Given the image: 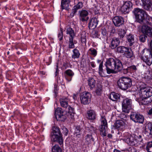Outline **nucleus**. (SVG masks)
I'll use <instances>...</instances> for the list:
<instances>
[{
	"instance_id": "1",
	"label": "nucleus",
	"mask_w": 152,
	"mask_h": 152,
	"mask_svg": "<svg viewBox=\"0 0 152 152\" xmlns=\"http://www.w3.org/2000/svg\"><path fill=\"white\" fill-rule=\"evenodd\" d=\"M107 73L108 74L116 73L123 69V65L120 60L116 58H110L106 62Z\"/></svg>"
},
{
	"instance_id": "2",
	"label": "nucleus",
	"mask_w": 152,
	"mask_h": 152,
	"mask_svg": "<svg viewBox=\"0 0 152 152\" xmlns=\"http://www.w3.org/2000/svg\"><path fill=\"white\" fill-rule=\"evenodd\" d=\"M140 90L139 93L136 95V96L138 98V96L142 98V101L140 103L142 104H146L147 103L143 99H145L152 96V88L147 86L143 83H141L140 85Z\"/></svg>"
},
{
	"instance_id": "3",
	"label": "nucleus",
	"mask_w": 152,
	"mask_h": 152,
	"mask_svg": "<svg viewBox=\"0 0 152 152\" xmlns=\"http://www.w3.org/2000/svg\"><path fill=\"white\" fill-rule=\"evenodd\" d=\"M136 20L137 22L141 23L145 19L148 20L150 16L142 9L138 8H134L133 11Z\"/></svg>"
},
{
	"instance_id": "4",
	"label": "nucleus",
	"mask_w": 152,
	"mask_h": 152,
	"mask_svg": "<svg viewBox=\"0 0 152 152\" xmlns=\"http://www.w3.org/2000/svg\"><path fill=\"white\" fill-rule=\"evenodd\" d=\"M118 85L119 88L123 90H126L132 85L131 79L129 77H122L118 81Z\"/></svg>"
},
{
	"instance_id": "5",
	"label": "nucleus",
	"mask_w": 152,
	"mask_h": 152,
	"mask_svg": "<svg viewBox=\"0 0 152 152\" xmlns=\"http://www.w3.org/2000/svg\"><path fill=\"white\" fill-rule=\"evenodd\" d=\"M68 99L66 98H63L60 99V103L62 107L65 108V111L67 113V115H70L71 118H73L74 116V109L68 105Z\"/></svg>"
},
{
	"instance_id": "6",
	"label": "nucleus",
	"mask_w": 152,
	"mask_h": 152,
	"mask_svg": "<svg viewBox=\"0 0 152 152\" xmlns=\"http://www.w3.org/2000/svg\"><path fill=\"white\" fill-rule=\"evenodd\" d=\"M53 135H52L51 140L53 142H58L60 145H62L63 142L62 134L61 133L59 128L57 127L52 128Z\"/></svg>"
},
{
	"instance_id": "7",
	"label": "nucleus",
	"mask_w": 152,
	"mask_h": 152,
	"mask_svg": "<svg viewBox=\"0 0 152 152\" xmlns=\"http://www.w3.org/2000/svg\"><path fill=\"white\" fill-rule=\"evenodd\" d=\"M117 51L118 53H123L124 56L128 58H131L134 57V54L131 49L124 46L119 47L117 48Z\"/></svg>"
},
{
	"instance_id": "8",
	"label": "nucleus",
	"mask_w": 152,
	"mask_h": 152,
	"mask_svg": "<svg viewBox=\"0 0 152 152\" xmlns=\"http://www.w3.org/2000/svg\"><path fill=\"white\" fill-rule=\"evenodd\" d=\"M140 29L144 34L152 36V25L149 21L147 20L146 24L140 27Z\"/></svg>"
},
{
	"instance_id": "9",
	"label": "nucleus",
	"mask_w": 152,
	"mask_h": 152,
	"mask_svg": "<svg viewBox=\"0 0 152 152\" xmlns=\"http://www.w3.org/2000/svg\"><path fill=\"white\" fill-rule=\"evenodd\" d=\"M132 101L131 99L128 98L124 99L122 102V107L123 112L129 113L131 108Z\"/></svg>"
},
{
	"instance_id": "10",
	"label": "nucleus",
	"mask_w": 152,
	"mask_h": 152,
	"mask_svg": "<svg viewBox=\"0 0 152 152\" xmlns=\"http://www.w3.org/2000/svg\"><path fill=\"white\" fill-rule=\"evenodd\" d=\"M100 120L101 124L99 129L100 134L102 136L104 137L107 135L106 131L107 127V122L104 116H102Z\"/></svg>"
},
{
	"instance_id": "11",
	"label": "nucleus",
	"mask_w": 152,
	"mask_h": 152,
	"mask_svg": "<svg viewBox=\"0 0 152 152\" xmlns=\"http://www.w3.org/2000/svg\"><path fill=\"white\" fill-rule=\"evenodd\" d=\"M123 140L129 145H134L135 144V139L131 134L126 132L124 134Z\"/></svg>"
},
{
	"instance_id": "12",
	"label": "nucleus",
	"mask_w": 152,
	"mask_h": 152,
	"mask_svg": "<svg viewBox=\"0 0 152 152\" xmlns=\"http://www.w3.org/2000/svg\"><path fill=\"white\" fill-rule=\"evenodd\" d=\"M131 119L135 122L142 123L144 120V118L142 115L132 113L130 115Z\"/></svg>"
},
{
	"instance_id": "13",
	"label": "nucleus",
	"mask_w": 152,
	"mask_h": 152,
	"mask_svg": "<svg viewBox=\"0 0 152 152\" xmlns=\"http://www.w3.org/2000/svg\"><path fill=\"white\" fill-rule=\"evenodd\" d=\"M91 94L89 93L84 92L80 96L81 102L84 104H87L91 101Z\"/></svg>"
},
{
	"instance_id": "14",
	"label": "nucleus",
	"mask_w": 152,
	"mask_h": 152,
	"mask_svg": "<svg viewBox=\"0 0 152 152\" xmlns=\"http://www.w3.org/2000/svg\"><path fill=\"white\" fill-rule=\"evenodd\" d=\"M132 4L129 1L124 3L121 7V10L123 13H128L132 8Z\"/></svg>"
},
{
	"instance_id": "15",
	"label": "nucleus",
	"mask_w": 152,
	"mask_h": 152,
	"mask_svg": "<svg viewBox=\"0 0 152 152\" xmlns=\"http://www.w3.org/2000/svg\"><path fill=\"white\" fill-rule=\"evenodd\" d=\"M114 126L118 130L122 131L125 127V122L122 120H117Z\"/></svg>"
},
{
	"instance_id": "16",
	"label": "nucleus",
	"mask_w": 152,
	"mask_h": 152,
	"mask_svg": "<svg viewBox=\"0 0 152 152\" xmlns=\"http://www.w3.org/2000/svg\"><path fill=\"white\" fill-rule=\"evenodd\" d=\"M113 21L114 25L116 26H120L124 22L123 18L118 16L115 17L113 19Z\"/></svg>"
},
{
	"instance_id": "17",
	"label": "nucleus",
	"mask_w": 152,
	"mask_h": 152,
	"mask_svg": "<svg viewBox=\"0 0 152 152\" xmlns=\"http://www.w3.org/2000/svg\"><path fill=\"white\" fill-rule=\"evenodd\" d=\"M144 8L147 10H152V0H141Z\"/></svg>"
},
{
	"instance_id": "18",
	"label": "nucleus",
	"mask_w": 152,
	"mask_h": 152,
	"mask_svg": "<svg viewBox=\"0 0 152 152\" xmlns=\"http://www.w3.org/2000/svg\"><path fill=\"white\" fill-rule=\"evenodd\" d=\"M145 132L150 137H152V123L149 122L145 124Z\"/></svg>"
},
{
	"instance_id": "19",
	"label": "nucleus",
	"mask_w": 152,
	"mask_h": 152,
	"mask_svg": "<svg viewBox=\"0 0 152 152\" xmlns=\"http://www.w3.org/2000/svg\"><path fill=\"white\" fill-rule=\"evenodd\" d=\"M79 13L80 17V19L82 21H86L88 19V18L87 17L88 13V11L85 10H82L79 11Z\"/></svg>"
},
{
	"instance_id": "20",
	"label": "nucleus",
	"mask_w": 152,
	"mask_h": 152,
	"mask_svg": "<svg viewBox=\"0 0 152 152\" xmlns=\"http://www.w3.org/2000/svg\"><path fill=\"white\" fill-rule=\"evenodd\" d=\"M120 42V41L118 38H114L111 41L110 47L112 49H114L118 45Z\"/></svg>"
},
{
	"instance_id": "21",
	"label": "nucleus",
	"mask_w": 152,
	"mask_h": 152,
	"mask_svg": "<svg viewBox=\"0 0 152 152\" xmlns=\"http://www.w3.org/2000/svg\"><path fill=\"white\" fill-rule=\"evenodd\" d=\"M63 112L62 109L60 108H58L55 110V116L57 119L60 120V118H61L63 116Z\"/></svg>"
},
{
	"instance_id": "22",
	"label": "nucleus",
	"mask_w": 152,
	"mask_h": 152,
	"mask_svg": "<svg viewBox=\"0 0 152 152\" xmlns=\"http://www.w3.org/2000/svg\"><path fill=\"white\" fill-rule=\"evenodd\" d=\"M65 76L66 80L68 81H70L72 80V77L74 75L70 69H68L65 71Z\"/></svg>"
},
{
	"instance_id": "23",
	"label": "nucleus",
	"mask_w": 152,
	"mask_h": 152,
	"mask_svg": "<svg viewBox=\"0 0 152 152\" xmlns=\"http://www.w3.org/2000/svg\"><path fill=\"white\" fill-rule=\"evenodd\" d=\"M140 55L143 59V57H146V56H150L151 55H152V54L150 50L145 48L141 52Z\"/></svg>"
},
{
	"instance_id": "24",
	"label": "nucleus",
	"mask_w": 152,
	"mask_h": 152,
	"mask_svg": "<svg viewBox=\"0 0 152 152\" xmlns=\"http://www.w3.org/2000/svg\"><path fill=\"white\" fill-rule=\"evenodd\" d=\"M87 114L88 119L90 120H94L95 119L96 113L93 110H90L88 111Z\"/></svg>"
},
{
	"instance_id": "25",
	"label": "nucleus",
	"mask_w": 152,
	"mask_h": 152,
	"mask_svg": "<svg viewBox=\"0 0 152 152\" xmlns=\"http://www.w3.org/2000/svg\"><path fill=\"white\" fill-rule=\"evenodd\" d=\"M70 0H61V7L62 9H67L69 6Z\"/></svg>"
},
{
	"instance_id": "26",
	"label": "nucleus",
	"mask_w": 152,
	"mask_h": 152,
	"mask_svg": "<svg viewBox=\"0 0 152 152\" xmlns=\"http://www.w3.org/2000/svg\"><path fill=\"white\" fill-rule=\"evenodd\" d=\"M98 24V21L96 18H92L89 23V26L90 27L94 28H96Z\"/></svg>"
},
{
	"instance_id": "27",
	"label": "nucleus",
	"mask_w": 152,
	"mask_h": 152,
	"mask_svg": "<svg viewBox=\"0 0 152 152\" xmlns=\"http://www.w3.org/2000/svg\"><path fill=\"white\" fill-rule=\"evenodd\" d=\"M120 98L119 94L115 92L111 93L110 96V98L113 101H116Z\"/></svg>"
},
{
	"instance_id": "28",
	"label": "nucleus",
	"mask_w": 152,
	"mask_h": 152,
	"mask_svg": "<svg viewBox=\"0 0 152 152\" xmlns=\"http://www.w3.org/2000/svg\"><path fill=\"white\" fill-rule=\"evenodd\" d=\"M142 60L147 65L150 66L152 64V55H151L150 56L143 57Z\"/></svg>"
},
{
	"instance_id": "29",
	"label": "nucleus",
	"mask_w": 152,
	"mask_h": 152,
	"mask_svg": "<svg viewBox=\"0 0 152 152\" xmlns=\"http://www.w3.org/2000/svg\"><path fill=\"white\" fill-rule=\"evenodd\" d=\"M103 63L101 62L99 64V75L102 77H104L106 75L104 71L102 69Z\"/></svg>"
},
{
	"instance_id": "30",
	"label": "nucleus",
	"mask_w": 152,
	"mask_h": 152,
	"mask_svg": "<svg viewBox=\"0 0 152 152\" xmlns=\"http://www.w3.org/2000/svg\"><path fill=\"white\" fill-rule=\"evenodd\" d=\"M126 31V29L125 28L119 29L118 31V34L121 37L123 38L125 36Z\"/></svg>"
},
{
	"instance_id": "31",
	"label": "nucleus",
	"mask_w": 152,
	"mask_h": 152,
	"mask_svg": "<svg viewBox=\"0 0 152 152\" xmlns=\"http://www.w3.org/2000/svg\"><path fill=\"white\" fill-rule=\"evenodd\" d=\"M88 85L91 88H94L95 86V82L93 78H89L88 80Z\"/></svg>"
},
{
	"instance_id": "32",
	"label": "nucleus",
	"mask_w": 152,
	"mask_h": 152,
	"mask_svg": "<svg viewBox=\"0 0 152 152\" xmlns=\"http://www.w3.org/2000/svg\"><path fill=\"white\" fill-rule=\"evenodd\" d=\"M127 72H135L137 70V68L136 66L135 65H132L128 67L126 69Z\"/></svg>"
},
{
	"instance_id": "33",
	"label": "nucleus",
	"mask_w": 152,
	"mask_h": 152,
	"mask_svg": "<svg viewBox=\"0 0 152 152\" xmlns=\"http://www.w3.org/2000/svg\"><path fill=\"white\" fill-rule=\"evenodd\" d=\"M52 152H61L62 150L58 145H56L52 148Z\"/></svg>"
},
{
	"instance_id": "34",
	"label": "nucleus",
	"mask_w": 152,
	"mask_h": 152,
	"mask_svg": "<svg viewBox=\"0 0 152 152\" xmlns=\"http://www.w3.org/2000/svg\"><path fill=\"white\" fill-rule=\"evenodd\" d=\"M66 34H69L70 37V38H73L74 34L73 30L71 28H68L66 29Z\"/></svg>"
},
{
	"instance_id": "35",
	"label": "nucleus",
	"mask_w": 152,
	"mask_h": 152,
	"mask_svg": "<svg viewBox=\"0 0 152 152\" xmlns=\"http://www.w3.org/2000/svg\"><path fill=\"white\" fill-rule=\"evenodd\" d=\"M127 39L128 42H130L131 44L132 45L134 40V36L131 34L127 36Z\"/></svg>"
},
{
	"instance_id": "36",
	"label": "nucleus",
	"mask_w": 152,
	"mask_h": 152,
	"mask_svg": "<svg viewBox=\"0 0 152 152\" xmlns=\"http://www.w3.org/2000/svg\"><path fill=\"white\" fill-rule=\"evenodd\" d=\"M86 140L89 143L94 141V139L93 138L91 135H87L86 136Z\"/></svg>"
},
{
	"instance_id": "37",
	"label": "nucleus",
	"mask_w": 152,
	"mask_h": 152,
	"mask_svg": "<svg viewBox=\"0 0 152 152\" xmlns=\"http://www.w3.org/2000/svg\"><path fill=\"white\" fill-rule=\"evenodd\" d=\"M146 149L148 152H152V142L148 143Z\"/></svg>"
},
{
	"instance_id": "38",
	"label": "nucleus",
	"mask_w": 152,
	"mask_h": 152,
	"mask_svg": "<svg viewBox=\"0 0 152 152\" xmlns=\"http://www.w3.org/2000/svg\"><path fill=\"white\" fill-rule=\"evenodd\" d=\"M102 87L100 86H98L96 88L95 92L96 95H100L101 94Z\"/></svg>"
},
{
	"instance_id": "39",
	"label": "nucleus",
	"mask_w": 152,
	"mask_h": 152,
	"mask_svg": "<svg viewBox=\"0 0 152 152\" xmlns=\"http://www.w3.org/2000/svg\"><path fill=\"white\" fill-rule=\"evenodd\" d=\"M135 142H137V143H139L142 142V139L141 137V136L139 135V136H137L135 137Z\"/></svg>"
},
{
	"instance_id": "40",
	"label": "nucleus",
	"mask_w": 152,
	"mask_h": 152,
	"mask_svg": "<svg viewBox=\"0 0 152 152\" xmlns=\"http://www.w3.org/2000/svg\"><path fill=\"white\" fill-rule=\"evenodd\" d=\"M89 51L91 52V54L94 56H96L97 54L96 50L94 48H90L89 50Z\"/></svg>"
},
{
	"instance_id": "41",
	"label": "nucleus",
	"mask_w": 152,
	"mask_h": 152,
	"mask_svg": "<svg viewBox=\"0 0 152 152\" xmlns=\"http://www.w3.org/2000/svg\"><path fill=\"white\" fill-rule=\"evenodd\" d=\"M146 38L147 36L145 34L141 35L140 37V40L142 42H144L145 41Z\"/></svg>"
},
{
	"instance_id": "42",
	"label": "nucleus",
	"mask_w": 152,
	"mask_h": 152,
	"mask_svg": "<svg viewBox=\"0 0 152 152\" xmlns=\"http://www.w3.org/2000/svg\"><path fill=\"white\" fill-rule=\"evenodd\" d=\"M73 38H69V48H73L75 46L73 43Z\"/></svg>"
},
{
	"instance_id": "43",
	"label": "nucleus",
	"mask_w": 152,
	"mask_h": 152,
	"mask_svg": "<svg viewBox=\"0 0 152 152\" xmlns=\"http://www.w3.org/2000/svg\"><path fill=\"white\" fill-rule=\"evenodd\" d=\"M63 36V32L62 30L61 29H60V31L59 32L58 34V37L59 40H61L62 39Z\"/></svg>"
},
{
	"instance_id": "44",
	"label": "nucleus",
	"mask_w": 152,
	"mask_h": 152,
	"mask_svg": "<svg viewBox=\"0 0 152 152\" xmlns=\"http://www.w3.org/2000/svg\"><path fill=\"white\" fill-rule=\"evenodd\" d=\"M76 13V6H74L73 9H72V11L70 14V16L71 17H73L75 13Z\"/></svg>"
},
{
	"instance_id": "45",
	"label": "nucleus",
	"mask_w": 152,
	"mask_h": 152,
	"mask_svg": "<svg viewBox=\"0 0 152 152\" xmlns=\"http://www.w3.org/2000/svg\"><path fill=\"white\" fill-rule=\"evenodd\" d=\"M54 96L55 97H56L57 96V86L56 85H54Z\"/></svg>"
},
{
	"instance_id": "46",
	"label": "nucleus",
	"mask_w": 152,
	"mask_h": 152,
	"mask_svg": "<svg viewBox=\"0 0 152 152\" xmlns=\"http://www.w3.org/2000/svg\"><path fill=\"white\" fill-rule=\"evenodd\" d=\"M127 116V115L122 113L121 114L120 117L121 119L125 121L126 119Z\"/></svg>"
},
{
	"instance_id": "47",
	"label": "nucleus",
	"mask_w": 152,
	"mask_h": 152,
	"mask_svg": "<svg viewBox=\"0 0 152 152\" xmlns=\"http://www.w3.org/2000/svg\"><path fill=\"white\" fill-rule=\"evenodd\" d=\"M83 7V4L81 2H79L77 5V9L81 8Z\"/></svg>"
},
{
	"instance_id": "48",
	"label": "nucleus",
	"mask_w": 152,
	"mask_h": 152,
	"mask_svg": "<svg viewBox=\"0 0 152 152\" xmlns=\"http://www.w3.org/2000/svg\"><path fill=\"white\" fill-rule=\"evenodd\" d=\"M128 151L129 152H137V151L136 149L133 147H130Z\"/></svg>"
},
{
	"instance_id": "49",
	"label": "nucleus",
	"mask_w": 152,
	"mask_h": 152,
	"mask_svg": "<svg viewBox=\"0 0 152 152\" xmlns=\"http://www.w3.org/2000/svg\"><path fill=\"white\" fill-rule=\"evenodd\" d=\"M101 34L103 36H106L107 34V31L104 28H102L101 29Z\"/></svg>"
},
{
	"instance_id": "50",
	"label": "nucleus",
	"mask_w": 152,
	"mask_h": 152,
	"mask_svg": "<svg viewBox=\"0 0 152 152\" xmlns=\"http://www.w3.org/2000/svg\"><path fill=\"white\" fill-rule=\"evenodd\" d=\"M87 61L88 63V64H91L92 67H93V68H94L95 67V65L94 64V62L93 61L90 62L89 60H88Z\"/></svg>"
},
{
	"instance_id": "51",
	"label": "nucleus",
	"mask_w": 152,
	"mask_h": 152,
	"mask_svg": "<svg viewBox=\"0 0 152 152\" xmlns=\"http://www.w3.org/2000/svg\"><path fill=\"white\" fill-rule=\"evenodd\" d=\"M63 130H64L63 134L65 135H67L68 132V131L67 129L65 128H63Z\"/></svg>"
},
{
	"instance_id": "52",
	"label": "nucleus",
	"mask_w": 152,
	"mask_h": 152,
	"mask_svg": "<svg viewBox=\"0 0 152 152\" xmlns=\"http://www.w3.org/2000/svg\"><path fill=\"white\" fill-rule=\"evenodd\" d=\"M76 48L74 49L73 50L74 54L72 55V58L75 59L76 58Z\"/></svg>"
},
{
	"instance_id": "53",
	"label": "nucleus",
	"mask_w": 152,
	"mask_h": 152,
	"mask_svg": "<svg viewBox=\"0 0 152 152\" xmlns=\"http://www.w3.org/2000/svg\"><path fill=\"white\" fill-rule=\"evenodd\" d=\"M81 132V130H80V128H79L77 129V135H79L80 134L82 133Z\"/></svg>"
},
{
	"instance_id": "54",
	"label": "nucleus",
	"mask_w": 152,
	"mask_h": 152,
	"mask_svg": "<svg viewBox=\"0 0 152 152\" xmlns=\"http://www.w3.org/2000/svg\"><path fill=\"white\" fill-rule=\"evenodd\" d=\"M56 71L55 72V75L56 76L57 75V74L58 72V64H57L56 65Z\"/></svg>"
},
{
	"instance_id": "55",
	"label": "nucleus",
	"mask_w": 152,
	"mask_h": 152,
	"mask_svg": "<svg viewBox=\"0 0 152 152\" xmlns=\"http://www.w3.org/2000/svg\"><path fill=\"white\" fill-rule=\"evenodd\" d=\"M57 81L58 83H61V82H62V79H61L60 77H58L57 79Z\"/></svg>"
},
{
	"instance_id": "56",
	"label": "nucleus",
	"mask_w": 152,
	"mask_h": 152,
	"mask_svg": "<svg viewBox=\"0 0 152 152\" xmlns=\"http://www.w3.org/2000/svg\"><path fill=\"white\" fill-rule=\"evenodd\" d=\"M148 113L149 115H152V109H150L149 110Z\"/></svg>"
},
{
	"instance_id": "57",
	"label": "nucleus",
	"mask_w": 152,
	"mask_h": 152,
	"mask_svg": "<svg viewBox=\"0 0 152 152\" xmlns=\"http://www.w3.org/2000/svg\"><path fill=\"white\" fill-rule=\"evenodd\" d=\"M89 129L90 131H94L95 130V129H94V127L92 126H90V128Z\"/></svg>"
},
{
	"instance_id": "58",
	"label": "nucleus",
	"mask_w": 152,
	"mask_h": 152,
	"mask_svg": "<svg viewBox=\"0 0 152 152\" xmlns=\"http://www.w3.org/2000/svg\"><path fill=\"white\" fill-rule=\"evenodd\" d=\"M150 46L151 50H152V40L151 41L150 43Z\"/></svg>"
},
{
	"instance_id": "59",
	"label": "nucleus",
	"mask_w": 152,
	"mask_h": 152,
	"mask_svg": "<svg viewBox=\"0 0 152 152\" xmlns=\"http://www.w3.org/2000/svg\"><path fill=\"white\" fill-rule=\"evenodd\" d=\"M80 55V53L78 51H77V58L79 57V56Z\"/></svg>"
},
{
	"instance_id": "60",
	"label": "nucleus",
	"mask_w": 152,
	"mask_h": 152,
	"mask_svg": "<svg viewBox=\"0 0 152 152\" xmlns=\"http://www.w3.org/2000/svg\"><path fill=\"white\" fill-rule=\"evenodd\" d=\"M113 152H121L120 151L116 149H115L113 151Z\"/></svg>"
},
{
	"instance_id": "61",
	"label": "nucleus",
	"mask_w": 152,
	"mask_h": 152,
	"mask_svg": "<svg viewBox=\"0 0 152 152\" xmlns=\"http://www.w3.org/2000/svg\"><path fill=\"white\" fill-rule=\"evenodd\" d=\"M107 136L109 137H110V138L111 137H112V135L110 134H108Z\"/></svg>"
},
{
	"instance_id": "62",
	"label": "nucleus",
	"mask_w": 152,
	"mask_h": 152,
	"mask_svg": "<svg viewBox=\"0 0 152 152\" xmlns=\"http://www.w3.org/2000/svg\"><path fill=\"white\" fill-rule=\"evenodd\" d=\"M72 150L73 151H74L75 152L76 151H75V147H73L72 148Z\"/></svg>"
},
{
	"instance_id": "63",
	"label": "nucleus",
	"mask_w": 152,
	"mask_h": 152,
	"mask_svg": "<svg viewBox=\"0 0 152 152\" xmlns=\"http://www.w3.org/2000/svg\"><path fill=\"white\" fill-rule=\"evenodd\" d=\"M150 20H151L152 21V18L150 17V18L149 20H148V21H150Z\"/></svg>"
},
{
	"instance_id": "64",
	"label": "nucleus",
	"mask_w": 152,
	"mask_h": 152,
	"mask_svg": "<svg viewBox=\"0 0 152 152\" xmlns=\"http://www.w3.org/2000/svg\"><path fill=\"white\" fill-rule=\"evenodd\" d=\"M76 97V95H75V94H74V96L73 97V98L74 99H75V98Z\"/></svg>"
}]
</instances>
